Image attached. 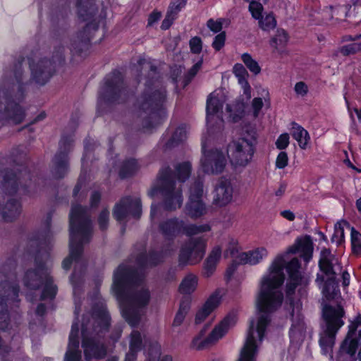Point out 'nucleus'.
Wrapping results in <instances>:
<instances>
[{"mask_svg":"<svg viewBox=\"0 0 361 361\" xmlns=\"http://www.w3.org/2000/svg\"><path fill=\"white\" fill-rule=\"evenodd\" d=\"M161 260L162 256L157 252H152L149 256L141 253L136 259L139 270L121 264L114 271L113 288L121 302L123 317L132 326L139 324L151 300V292L145 283L142 269L155 266Z\"/></svg>","mask_w":361,"mask_h":361,"instance_id":"obj_1","label":"nucleus"},{"mask_svg":"<svg viewBox=\"0 0 361 361\" xmlns=\"http://www.w3.org/2000/svg\"><path fill=\"white\" fill-rule=\"evenodd\" d=\"M29 80L21 61L13 70L5 73L0 87V128L6 121L19 124L24 121L25 110L20 104L25 99V87Z\"/></svg>","mask_w":361,"mask_h":361,"instance_id":"obj_2","label":"nucleus"},{"mask_svg":"<svg viewBox=\"0 0 361 361\" xmlns=\"http://www.w3.org/2000/svg\"><path fill=\"white\" fill-rule=\"evenodd\" d=\"M137 71L147 74L145 88L134 106L135 114L143 120V127L150 128L158 118V111L166 100V90L159 80L157 66L145 59H140Z\"/></svg>","mask_w":361,"mask_h":361,"instance_id":"obj_3","label":"nucleus"},{"mask_svg":"<svg viewBox=\"0 0 361 361\" xmlns=\"http://www.w3.org/2000/svg\"><path fill=\"white\" fill-rule=\"evenodd\" d=\"M92 231L87 209L80 205L73 204L70 213V254L62 262L64 269H69L73 262L78 265L82 247L90 241Z\"/></svg>","mask_w":361,"mask_h":361,"instance_id":"obj_4","label":"nucleus"},{"mask_svg":"<svg viewBox=\"0 0 361 361\" xmlns=\"http://www.w3.org/2000/svg\"><path fill=\"white\" fill-rule=\"evenodd\" d=\"M110 317L106 311V305L103 302L96 304L92 308V319L86 322L83 318L82 324V347L84 350L85 358L87 361L92 359L102 360L107 354L105 345L92 338H87L86 334L90 331L89 322L92 324V332L99 334L108 331L110 326Z\"/></svg>","mask_w":361,"mask_h":361,"instance_id":"obj_5","label":"nucleus"},{"mask_svg":"<svg viewBox=\"0 0 361 361\" xmlns=\"http://www.w3.org/2000/svg\"><path fill=\"white\" fill-rule=\"evenodd\" d=\"M75 9L78 19L85 24L72 39L71 50L80 54L88 49L91 39L98 30V8L95 0H76Z\"/></svg>","mask_w":361,"mask_h":361,"instance_id":"obj_6","label":"nucleus"},{"mask_svg":"<svg viewBox=\"0 0 361 361\" xmlns=\"http://www.w3.org/2000/svg\"><path fill=\"white\" fill-rule=\"evenodd\" d=\"M49 257L47 251L39 250L35 258V267L25 272L23 279L25 285L31 289H38L44 285L41 300L53 299L57 291V288L52 283L53 280L50 276Z\"/></svg>","mask_w":361,"mask_h":361,"instance_id":"obj_7","label":"nucleus"},{"mask_svg":"<svg viewBox=\"0 0 361 361\" xmlns=\"http://www.w3.org/2000/svg\"><path fill=\"white\" fill-rule=\"evenodd\" d=\"M158 192L162 196L165 209L173 211L180 208L183 203L181 184L177 182L169 167L162 169L157 176L156 185L148 192L153 197Z\"/></svg>","mask_w":361,"mask_h":361,"instance_id":"obj_8","label":"nucleus"},{"mask_svg":"<svg viewBox=\"0 0 361 361\" xmlns=\"http://www.w3.org/2000/svg\"><path fill=\"white\" fill-rule=\"evenodd\" d=\"M324 324L320 333L319 344L324 354L332 352L336 335L339 329L343 326V317L345 311L341 305L331 306L325 305L322 309Z\"/></svg>","mask_w":361,"mask_h":361,"instance_id":"obj_9","label":"nucleus"},{"mask_svg":"<svg viewBox=\"0 0 361 361\" xmlns=\"http://www.w3.org/2000/svg\"><path fill=\"white\" fill-rule=\"evenodd\" d=\"M257 133L252 128L245 130L241 137L232 141L227 149L232 165L245 167L251 162L255 152Z\"/></svg>","mask_w":361,"mask_h":361,"instance_id":"obj_10","label":"nucleus"},{"mask_svg":"<svg viewBox=\"0 0 361 361\" xmlns=\"http://www.w3.org/2000/svg\"><path fill=\"white\" fill-rule=\"evenodd\" d=\"M338 259L328 249H324L321 252L319 266L322 274H317L316 282L322 284L324 281L322 288V294L327 300L334 299L339 293L336 279V265Z\"/></svg>","mask_w":361,"mask_h":361,"instance_id":"obj_11","label":"nucleus"},{"mask_svg":"<svg viewBox=\"0 0 361 361\" xmlns=\"http://www.w3.org/2000/svg\"><path fill=\"white\" fill-rule=\"evenodd\" d=\"M286 268L289 274V281L286 285V295L290 305L293 307L290 314L293 321L290 334H293L295 331H300L303 328L302 317L300 314L301 304L298 302L295 303L291 298L301 280L298 259L293 258L287 264Z\"/></svg>","mask_w":361,"mask_h":361,"instance_id":"obj_12","label":"nucleus"},{"mask_svg":"<svg viewBox=\"0 0 361 361\" xmlns=\"http://www.w3.org/2000/svg\"><path fill=\"white\" fill-rule=\"evenodd\" d=\"M127 92L121 73L114 71L104 80L99 93V102L107 104H119L126 101Z\"/></svg>","mask_w":361,"mask_h":361,"instance_id":"obj_13","label":"nucleus"},{"mask_svg":"<svg viewBox=\"0 0 361 361\" xmlns=\"http://www.w3.org/2000/svg\"><path fill=\"white\" fill-rule=\"evenodd\" d=\"M235 314L233 313L228 314L214 327L209 335L202 340V336L209 327V324H206L200 331L199 334L193 338L192 347L197 350H202L210 347L221 338L228 332L229 329L235 325Z\"/></svg>","mask_w":361,"mask_h":361,"instance_id":"obj_14","label":"nucleus"},{"mask_svg":"<svg viewBox=\"0 0 361 361\" xmlns=\"http://www.w3.org/2000/svg\"><path fill=\"white\" fill-rule=\"evenodd\" d=\"M206 251V242L202 238H192L180 247L178 262L180 265H195L203 258Z\"/></svg>","mask_w":361,"mask_h":361,"instance_id":"obj_15","label":"nucleus"},{"mask_svg":"<svg viewBox=\"0 0 361 361\" xmlns=\"http://www.w3.org/2000/svg\"><path fill=\"white\" fill-rule=\"evenodd\" d=\"M142 214L141 200L139 197H125L116 203L113 209L114 218L119 221H126L130 216L139 219Z\"/></svg>","mask_w":361,"mask_h":361,"instance_id":"obj_16","label":"nucleus"},{"mask_svg":"<svg viewBox=\"0 0 361 361\" xmlns=\"http://www.w3.org/2000/svg\"><path fill=\"white\" fill-rule=\"evenodd\" d=\"M19 288L7 281L0 283V329H5L9 319L8 306L16 300Z\"/></svg>","mask_w":361,"mask_h":361,"instance_id":"obj_17","label":"nucleus"},{"mask_svg":"<svg viewBox=\"0 0 361 361\" xmlns=\"http://www.w3.org/2000/svg\"><path fill=\"white\" fill-rule=\"evenodd\" d=\"M73 143L72 135H63L59 142V151L53 159L51 168L53 175L57 178H63L68 171L67 155L72 149Z\"/></svg>","mask_w":361,"mask_h":361,"instance_id":"obj_18","label":"nucleus"},{"mask_svg":"<svg viewBox=\"0 0 361 361\" xmlns=\"http://www.w3.org/2000/svg\"><path fill=\"white\" fill-rule=\"evenodd\" d=\"M203 156L200 164L203 171L208 174H219L224 171L227 160L221 151L211 149L206 151L205 144L202 143Z\"/></svg>","mask_w":361,"mask_h":361,"instance_id":"obj_19","label":"nucleus"},{"mask_svg":"<svg viewBox=\"0 0 361 361\" xmlns=\"http://www.w3.org/2000/svg\"><path fill=\"white\" fill-rule=\"evenodd\" d=\"M30 175L27 170H7L4 172L1 183L2 190L8 195H13L20 188H31Z\"/></svg>","mask_w":361,"mask_h":361,"instance_id":"obj_20","label":"nucleus"},{"mask_svg":"<svg viewBox=\"0 0 361 361\" xmlns=\"http://www.w3.org/2000/svg\"><path fill=\"white\" fill-rule=\"evenodd\" d=\"M32 80L36 83L43 85L47 83L53 75L55 66L46 58L39 59L30 63Z\"/></svg>","mask_w":361,"mask_h":361,"instance_id":"obj_21","label":"nucleus"},{"mask_svg":"<svg viewBox=\"0 0 361 361\" xmlns=\"http://www.w3.org/2000/svg\"><path fill=\"white\" fill-rule=\"evenodd\" d=\"M360 325L361 314H359L349 325V330L347 336L341 345V352L345 353L350 356L355 355L358 345L357 329Z\"/></svg>","mask_w":361,"mask_h":361,"instance_id":"obj_22","label":"nucleus"},{"mask_svg":"<svg viewBox=\"0 0 361 361\" xmlns=\"http://www.w3.org/2000/svg\"><path fill=\"white\" fill-rule=\"evenodd\" d=\"M233 188L230 180L221 178L216 183L214 202L219 206H225L233 199Z\"/></svg>","mask_w":361,"mask_h":361,"instance_id":"obj_23","label":"nucleus"},{"mask_svg":"<svg viewBox=\"0 0 361 361\" xmlns=\"http://www.w3.org/2000/svg\"><path fill=\"white\" fill-rule=\"evenodd\" d=\"M183 220L178 218L168 219L160 222L159 229L163 236L169 240H173L182 233Z\"/></svg>","mask_w":361,"mask_h":361,"instance_id":"obj_24","label":"nucleus"},{"mask_svg":"<svg viewBox=\"0 0 361 361\" xmlns=\"http://www.w3.org/2000/svg\"><path fill=\"white\" fill-rule=\"evenodd\" d=\"M287 252L291 254L300 252V257L305 262H309L312 257L313 252V243L310 236L305 235L298 238L295 243L288 249Z\"/></svg>","mask_w":361,"mask_h":361,"instance_id":"obj_25","label":"nucleus"},{"mask_svg":"<svg viewBox=\"0 0 361 361\" xmlns=\"http://www.w3.org/2000/svg\"><path fill=\"white\" fill-rule=\"evenodd\" d=\"M79 328L78 323H73L69 336V343L65 356V361H80L81 352L79 350Z\"/></svg>","mask_w":361,"mask_h":361,"instance_id":"obj_26","label":"nucleus"},{"mask_svg":"<svg viewBox=\"0 0 361 361\" xmlns=\"http://www.w3.org/2000/svg\"><path fill=\"white\" fill-rule=\"evenodd\" d=\"M1 215L5 221L11 222L16 219L21 212V204L16 199L8 200L1 209Z\"/></svg>","mask_w":361,"mask_h":361,"instance_id":"obj_27","label":"nucleus"},{"mask_svg":"<svg viewBox=\"0 0 361 361\" xmlns=\"http://www.w3.org/2000/svg\"><path fill=\"white\" fill-rule=\"evenodd\" d=\"M267 255V251L264 247H258L252 251L240 253L238 259L240 264L255 265L259 263Z\"/></svg>","mask_w":361,"mask_h":361,"instance_id":"obj_28","label":"nucleus"},{"mask_svg":"<svg viewBox=\"0 0 361 361\" xmlns=\"http://www.w3.org/2000/svg\"><path fill=\"white\" fill-rule=\"evenodd\" d=\"M223 107V101L217 96L215 92L211 93L207 100V121L208 125L213 120L214 115L220 112Z\"/></svg>","mask_w":361,"mask_h":361,"instance_id":"obj_29","label":"nucleus"},{"mask_svg":"<svg viewBox=\"0 0 361 361\" xmlns=\"http://www.w3.org/2000/svg\"><path fill=\"white\" fill-rule=\"evenodd\" d=\"M235 76L244 90L247 99L251 98V87L247 82L248 73L241 63H236L233 68Z\"/></svg>","mask_w":361,"mask_h":361,"instance_id":"obj_30","label":"nucleus"},{"mask_svg":"<svg viewBox=\"0 0 361 361\" xmlns=\"http://www.w3.org/2000/svg\"><path fill=\"white\" fill-rule=\"evenodd\" d=\"M220 302L219 297L217 295H212L203 305V307L197 312L195 316V323L199 324L203 322L207 317L219 305Z\"/></svg>","mask_w":361,"mask_h":361,"instance_id":"obj_31","label":"nucleus"},{"mask_svg":"<svg viewBox=\"0 0 361 361\" xmlns=\"http://www.w3.org/2000/svg\"><path fill=\"white\" fill-rule=\"evenodd\" d=\"M292 137L298 142L299 147L302 149H307L310 137L308 132L298 123L293 122L290 129Z\"/></svg>","mask_w":361,"mask_h":361,"instance_id":"obj_32","label":"nucleus"},{"mask_svg":"<svg viewBox=\"0 0 361 361\" xmlns=\"http://www.w3.org/2000/svg\"><path fill=\"white\" fill-rule=\"evenodd\" d=\"M185 213L192 219H197L207 213V207L202 199L190 200L185 207Z\"/></svg>","mask_w":361,"mask_h":361,"instance_id":"obj_33","label":"nucleus"},{"mask_svg":"<svg viewBox=\"0 0 361 361\" xmlns=\"http://www.w3.org/2000/svg\"><path fill=\"white\" fill-rule=\"evenodd\" d=\"M221 256V248L219 246L214 247L204 263V274L206 277H209L214 273Z\"/></svg>","mask_w":361,"mask_h":361,"instance_id":"obj_34","label":"nucleus"},{"mask_svg":"<svg viewBox=\"0 0 361 361\" xmlns=\"http://www.w3.org/2000/svg\"><path fill=\"white\" fill-rule=\"evenodd\" d=\"M187 137L185 128L180 126L176 129L171 137L165 143L164 149H170L183 142Z\"/></svg>","mask_w":361,"mask_h":361,"instance_id":"obj_35","label":"nucleus"},{"mask_svg":"<svg viewBox=\"0 0 361 361\" xmlns=\"http://www.w3.org/2000/svg\"><path fill=\"white\" fill-rule=\"evenodd\" d=\"M139 169L137 162L134 159H129L124 161L119 171V175L122 178L133 176Z\"/></svg>","mask_w":361,"mask_h":361,"instance_id":"obj_36","label":"nucleus"},{"mask_svg":"<svg viewBox=\"0 0 361 361\" xmlns=\"http://www.w3.org/2000/svg\"><path fill=\"white\" fill-rule=\"evenodd\" d=\"M197 278L193 274H189L182 281L179 290L183 294H190L197 287Z\"/></svg>","mask_w":361,"mask_h":361,"instance_id":"obj_37","label":"nucleus"},{"mask_svg":"<svg viewBox=\"0 0 361 361\" xmlns=\"http://www.w3.org/2000/svg\"><path fill=\"white\" fill-rule=\"evenodd\" d=\"M344 226L350 228V225L344 221L336 223L334 226V233L331 237V242L335 243L336 245H340L344 241Z\"/></svg>","mask_w":361,"mask_h":361,"instance_id":"obj_38","label":"nucleus"},{"mask_svg":"<svg viewBox=\"0 0 361 361\" xmlns=\"http://www.w3.org/2000/svg\"><path fill=\"white\" fill-rule=\"evenodd\" d=\"M210 230L209 226L204 224L197 226L195 224H186L183 221V227L182 233L188 236L195 235Z\"/></svg>","mask_w":361,"mask_h":361,"instance_id":"obj_39","label":"nucleus"},{"mask_svg":"<svg viewBox=\"0 0 361 361\" xmlns=\"http://www.w3.org/2000/svg\"><path fill=\"white\" fill-rule=\"evenodd\" d=\"M259 27L264 31H270L276 26V20L272 13L261 16L258 19Z\"/></svg>","mask_w":361,"mask_h":361,"instance_id":"obj_40","label":"nucleus"},{"mask_svg":"<svg viewBox=\"0 0 361 361\" xmlns=\"http://www.w3.org/2000/svg\"><path fill=\"white\" fill-rule=\"evenodd\" d=\"M203 193V181L201 178H198L195 180L190 186L189 199H202Z\"/></svg>","mask_w":361,"mask_h":361,"instance_id":"obj_41","label":"nucleus"},{"mask_svg":"<svg viewBox=\"0 0 361 361\" xmlns=\"http://www.w3.org/2000/svg\"><path fill=\"white\" fill-rule=\"evenodd\" d=\"M288 41L287 33L283 30H277L276 35L271 39V45L276 50L283 48Z\"/></svg>","mask_w":361,"mask_h":361,"instance_id":"obj_42","label":"nucleus"},{"mask_svg":"<svg viewBox=\"0 0 361 361\" xmlns=\"http://www.w3.org/2000/svg\"><path fill=\"white\" fill-rule=\"evenodd\" d=\"M350 231L353 252L357 256H361V233L353 227L350 228Z\"/></svg>","mask_w":361,"mask_h":361,"instance_id":"obj_43","label":"nucleus"},{"mask_svg":"<svg viewBox=\"0 0 361 361\" xmlns=\"http://www.w3.org/2000/svg\"><path fill=\"white\" fill-rule=\"evenodd\" d=\"M242 61L246 67L255 75H258L261 71V68L258 63L252 59L247 53H245L241 56Z\"/></svg>","mask_w":361,"mask_h":361,"instance_id":"obj_44","label":"nucleus"},{"mask_svg":"<svg viewBox=\"0 0 361 361\" xmlns=\"http://www.w3.org/2000/svg\"><path fill=\"white\" fill-rule=\"evenodd\" d=\"M176 170L180 181L184 182L190 175L191 164L188 161L183 162L176 166Z\"/></svg>","mask_w":361,"mask_h":361,"instance_id":"obj_45","label":"nucleus"},{"mask_svg":"<svg viewBox=\"0 0 361 361\" xmlns=\"http://www.w3.org/2000/svg\"><path fill=\"white\" fill-rule=\"evenodd\" d=\"M51 215L48 214L45 221L46 230L40 234L38 237L37 240L39 241L41 245L49 244L51 243V235L49 231V227L51 225Z\"/></svg>","mask_w":361,"mask_h":361,"instance_id":"obj_46","label":"nucleus"},{"mask_svg":"<svg viewBox=\"0 0 361 361\" xmlns=\"http://www.w3.org/2000/svg\"><path fill=\"white\" fill-rule=\"evenodd\" d=\"M142 346V338L139 331H134L131 334V341L130 343V351L136 353L140 350Z\"/></svg>","mask_w":361,"mask_h":361,"instance_id":"obj_47","label":"nucleus"},{"mask_svg":"<svg viewBox=\"0 0 361 361\" xmlns=\"http://www.w3.org/2000/svg\"><path fill=\"white\" fill-rule=\"evenodd\" d=\"M65 49L61 45H58L54 47L52 52V61H51L55 66L58 64H61L65 59L64 56Z\"/></svg>","mask_w":361,"mask_h":361,"instance_id":"obj_48","label":"nucleus"},{"mask_svg":"<svg viewBox=\"0 0 361 361\" xmlns=\"http://www.w3.org/2000/svg\"><path fill=\"white\" fill-rule=\"evenodd\" d=\"M248 10L250 12L252 17L258 20L262 16V13L264 10L263 6L258 1H251L248 7Z\"/></svg>","mask_w":361,"mask_h":361,"instance_id":"obj_49","label":"nucleus"},{"mask_svg":"<svg viewBox=\"0 0 361 361\" xmlns=\"http://www.w3.org/2000/svg\"><path fill=\"white\" fill-rule=\"evenodd\" d=\"M202 64V60L198 61L189 71L183 79V87L187 86L192 79L196 75L197 72L200 70Z\"/></svg>","mask_w":361,"mask_h":361,"instance_id":"obj_50","label":"nucleus"},{"mask_svg":"<svg viewBox=\"0 0 361 361\" xmlns=\"http://www.w3.org/2000/svg\"><path fill=\"white\" fill-rule=\"evenodd\" d=\"M360 51H361V42L352 43L345 45L340 49V52L343 56L355 54Z\"/></svg>","mask_w":361,"mask_h":361,"instance_id":"obj_51","label":"nucleus"},{"mask_svg":"<svg viewBox=\"0 0 361 361\" xmlns=\"http://www.w3.org/2000/svg\"><path fill=\"white\" fill-rule=\"evenodd\" d=\"M188 0H171L168 11L175 16L185 7Z\"/></svg>","mask_w":361,"mask_h":361,"instance_id":"obj_52","label":"nucleus"},{"mask_svg":"<svg viewBox=\"0 0 361 361\" xmlns=\"http://www.w3.org/2000/svg\"><path fill=\"white\" fill-rule=\"evenodd\" d=\"M190 49L193 54H200L202 49V42L200 37H194L189 42Z\"/></svg>","mask_w":361,"mask_h":361,"instance_id":"obj_53","label":"nucleus"},{"mask_svg":"<svg viewBox=\"0 0 361 361\" xmlns=\"http://www.w3.org/2000/svg\"><path fill=\"white\" fill-rule=\"evenodd\" d=\"M109 220V212L107 209H103L98 217V224L101 230L107 228Z\"/></svg>","mask_w":361,"mask_h":361,"instance_id":"obj_54","label":"nucleus"},{"mask_svg":"<svg viewBox=\"0 0 361 361\" xmlns=\"http://www.w3.org/2000/svg\"><path fill=\"white\" fill-rule=\"evenodd\" d=\"M226 41V32H221L218 34L212 42V47L216 51H219L225 44Z\"/></svg>","mask_w":361,"mask_h":361,"instance_id":"obj_55","label":"nucleus"},{"mask_svg":"<svg viewBox=\"0 0 361 361\" xmlns=\"http://www.w3.org/2000/svg\"><path fill=\"white\" fill-rule=\"evenodd\" d=\"M288 163V154L286 152H281L276 160V166L278 169H284Z\"/></svg>","mask_w":361,"mask_h":361,"instance_id":"obj_56","label":"nucleus"},{"mask_svg":"<svg viewBox=\"0 0 361 361\" xmlns=\"http://www.w3.org/2000/svg\"><path fill=\"white\" fill-rule=\"evenodd\" d=\"M289 145V135L288 133L281 134L276 142V146L279 149H284Z\"/></svg>","mask_w":361,"mask_h":361,"instance_id":"obj_57","label":"nucleus"},{"mask_svg":"<svg viewBox=\"0 0 361 361\" xmlns=\"http://www.w3.org/2000/svg\"><path fill=\"white\" fill-rule=\"evenodd\" d=\"M191 300L189 296H184L180 303L179 312L186 315L190 309Z\"/></svg>","mask_w":361,"mask_h":361,"instance_id":"obj_58","label":"nucleus"},{"mask_svg":"<svg viewBox=\"0 0 361 361\" xmlns=\"http://www.w3.org/2000/svg\"><path fill=\"white\" fill-rule=\"evenodd\" d=\"M207 27L214 33L220 32L222 29V22L220 20H214L209 19L207 23Z\"/></svg>","mask_w":361,"mask_h":361,"instance_id":"obj_59","label":"nucleus"},{"mask_svg":"<svg viewBox=\"0 0 361 361\" xmlns=\"http://www.w3.org/2000/svg\"><path fill=\"white\" fill-rule=\"evenodd\" d=\"M237 241L232 239L229 243L228 247L224 252V257H228L229 256H233L237 252Z\"/></svg>","mask_w":361,"mask_h":361,"instance_id":"obj_60","label":"nucleus"},{"mask_svg":"<svg viewBox=\"0 0 361 361\" xmlns=\"http://www.w3.org/2000/svg\"><path fill=\"white\" fill-rule=\"evenodd\" d=\"M252 106L254 110V113H253L254 116L256 118L258 116L259 113L263 106V102H262V98L256 97V98L253 99V100L252 102Z\"/></svg>","mask_w":361,"mask_h":361,"instance_id":"obj_61","label":"nucleus"},{"mask_svg":"<svg viewBox=\"0 0 361 361\" xmlns=\"http://www.w3.org/2000/svg\"><path fill=\"white\" fill-rule=\"evenodd\" d=\"M176 18V16L170 13V12L167 11L165 19L163 20L161 23V29L167 30L171 25L173 20Z\"/></svg>","mask_w":361,"mask_h":361,"instance_id":"obj_62","label":"nucleus"},{"mask_svg":"<svg viewBox=\"0 0 361 361\" xmlns=\"http://www.w3.org/2000/svg\"><path fill=\"white\" fill-rule=\"evenodd\" d=\"M295 91L298 94L305 96L308 92L307 85L304 82H298L295 85Z\"/></svg>","mask_w":361,"mask_h":361,"instance_id":"obj_63","label":"nucleus"},{"mask_svg":"<svg viewBox=\"0 0 361 361\" xmlns=\"http://www.w3.org/2000/svg\"><path fill=\"white\" fill-rule=\"evenodd\" d=\"M161 13L159 12L154 11L152 12L148 18V25H152L157 21H158L161 18Z\"/></svg>","mask_w":361,"mask_h":361,"instance_id":"obj_64","label":"nucleus"}]
</instances>
